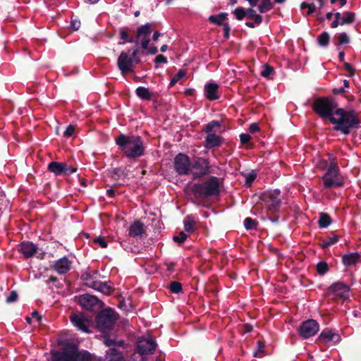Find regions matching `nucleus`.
Listing matches in <instances>:
<instances>
[{"label":"nucleus","instance_id":"nucleus-1","mask_svg":"<svg viewBox=\"0 0 361 361\" xmlns=\"http://www.w3.org/2000/svg\"><path fill=\"white\" fill-rule=\"evenodd\" d=\"M61 348L51 350V361H92L90 353L80 350L76 343L69 341L59 342Z\"/></svg>","mask_w":361,"mask_h":361},{"label":"nucleus","instance_id":"nucleus-2","mask_svg":"<svg viewBox=\"0 0 361 361\" xmlns=\"http://www.w3.org/2000/svg\"><path fill=\"white\" fill-rule=\"evenodd\" d=\"M331 123L334 125L333 129L335 131L341 132L345 135H349L353 130L360 127V119L356 111L343 108L336 109L334 118H331Z\"/></svg>","mask_w":361,"mask_h":361},{"label":"nucleus","instance_id":"nucleus-3","mask_svg":"<svg viewBox=\"0 0 361 361\" xmlns=\"http://www.w3.org/2000/svg\"><path fill=\"white\" fill-rule=\"evenodd\" d=\"M118 149L128 159H137L145 154V147L139 135H126L121 133L115 139Z\"/></svg>","mask_w":361,"mask_h":361},{"label":"nucleus","instance_id":"nucleus-4","mask_svg":"<svg viewBox=\"0 0 361 361\" xmlns=\"http://www.w3.org/2000/svg\"><path fill=\"white\" fill-rule=\"evenodd\" d=\"M221 180L216 176H209L202 183H194L190 190L196 199H207L219 196Z\"/></svg>","mask_w":361,"mask_h":361},{"label":"nucleus","instance_id":"nucleus-5","mask_svg":"<svg viewBox=\"0 0 361 361\" xmlns=\"http://www.w3.org/2000/svg\"><path fill=\"white\" fill-rule=\"evenodd\" d=\"M338 104L332 97H317L312 102L311 107L312 110L322 119L334 118Z\"/></svg>","mask_w":361,"mask_h":361},{"label":"nucleus","instance_id":"nucleus-6","mask_svg":"<svg viewBox=\"0 0 361 361\" xmlns=\"http://www.w3.org/2000/svg\"><path fill=\"white\" fill-rule=\"evenodd\" d=\"M118 314L111 307H106L98 311L95 317L96 327L103 334H111L114 330Z\"/></svg>","mask_w":361,"mask_h":361},{"label":"nucleus","instance_id":"nucleus-7","mask_svg":"<svg viewBox=\"0 0 361 361\" xmlns=\"http://www.w3.org/2000/svg\"><path fill=\"white\" fill-rule=\"evenodd\" d=\"M279 190H268L262 192L259 199L267 209V212L276 213L281 206Z\"/></svg>","mask_w":361,"mask_h":361},{"label":"nucleus","instance_id":"nucleus-8","mask_svg":"<svg viewBox=\"0 0 361 361\" xmlns=\"http://www.w3.org/2000/svg\"><path fill=\"white\" fill-rule=\"evenodd\" d=\"M324 187L331 188L333 187H342L343 178L339 173V168L336 163L331 162L325 174L322 178Z\"/></svg>","mask_w":361,"mask_h":361},{"label":"nucleus","instance_id":"nucleus-9","mask_svg":"<svg viewBox=\"0 0 361 361\" xmlns=\"http://www.w3.org/2000/svg\"><path fill=\"white\" fill-rule=\"evenodd\" d=\"M350 288L343 282H336L331 284L326 291V297L333 300L343 302L349 296Z\"/></svg>","mask_w":361,"mask_h":361},{"label":"nucleus","instance_id":"nucleus-10","mask_svg":"<svg viewBox=\"0 0 361 361\" xmlns=\"http://www.w3.org/2000/svg\"><path fill=\"white\" fill-rule=\"evenodd\" d=\"M210 163L207 159L195 157L191 161V175L193 180L200 179L211 173Z\"/></svg>","mask_w":361,"mask_h":361},{"label":"nucleus","instance_id":"nucleus-11","mask_svg":"<svg viewBox=\"0 0 361 361\" xmlns=\"http://www.w3.org/2000/svg\"><path fill=\"white\" fill-rule=\"evenodd\" d=\"M75 300L83 309L91 312H98L104 305L97 297L89 293L80 295L75 298Z\"/></svg>","mask_w":361,"mask_h":361},{"label":"nucleus","instance_id":"nucleus-12","mask_svg":"<svg viewBox=\"0 0 361 361\" xmlns=\"http://www.w3.org/2000/svg\"><path fill=\"white\" fill-rule=\"evenodd\" d=\"M173 169L179 176L191 174V161L190 157L183 153H178L173 159Z\"/></svg>","mask_w":361,"mask_h":361},{"label":"nucleus","instance_id":"nucleus-13","mask_svg":"<svg viewBox=\"0 0 361 361\" xmlns=\"http://www.w3.org/2000/svg\"><path fill=\"white\" fill-rule=\"evenodd\" d=\"M319 330V323L314 319H310L300 324L298 329V333L303 339H307L314 336Z\"/></svg>","mask_w":361,"mask_h":361},{"label":"nucleus","instance_id":"nucleus-14","mask_svg":"<svg viewBox=\"0 0 361 361\" xmlns=\"http://www.w3.org/2000/svg\"><path fill=\"white\" fill-rule=\"evenodd\" d=\"M137 63L130 56L128 52L122 51L117 60V66L123 75L133 73Z\"/></svg>","mask_w":361,"mask_h":361},{"label":"nucleus","instance_id":"nucleus-15","mask_svg":"<svg viewBox=\"0 0 361 361\" xmlns=\"http://www.w3.org/2000/svg\"><path fill=\"white\" fill-rule=\"evenodd\" d=\"M71 323L75 326L78 330L85 333H90L89 329L92 324V318L85 315L83 313H73L70 316Z\"/></svg>","mask_w":361,"mask_h":361},{"label":"nucleus","instance_id":"nucleus-16","mask_svg":"<svg viewBox=\"0 0 361 361\" xmlns=\"http://www.w3.org/2000/svg\"><path fill=\"white\" fill-rule=\"evenodd\" d=\"M157 347L156 342L152 338H140L137 345V352L142 355L153 354Z\"/></svg>","mask_w":361,"mask_h":361},{"label":"nucleus","instance_id":"nucleus-17","mask_svg":"<svg viewBox=\"0 0 361 361\" xmlns=\"http://www.w3.org/2000/svg\"><path fill=\"white\" fill-rule=\"evenodd\" d=\"M341 341V336L333 329L326 328L319 335L317 342L327 343L333 342L334 344L338 343Z\"/></svg>","mask_w":361,"mask_h":361},{"label":"nucleus","instance_id":"nucleus-18","mask_svg":"<svg viewBox=\"0 0 361 361\" xmlns=\"http://www.w3.org/2000/svg\"><path fill=\"white\" fill-rule=\"evenodd\" d=\"M71 264L72 262L67 257H63L55 261L51 267L59 274H66L71 270Z\"/></svg>","mask_w":361,"mask_h":361},{"label":"nucleus","instance_id":"nucleus-19","mask_svg":"<svg viewBox=\"0 0 361 361\" xmlns=\"http://www.w3.org/2000/svg\"><path fill=\"white\" fill-rule=\"evenodd\" d=\"M37 247L30 241H23L18 246V250L26 258H30L34 256L37 252Z\"/></svg>","mask_w":361,"mask_h":361},{"label":"nucleus","instance_id":"nucleus-20","mask_svg":"<svg viewBox=\"0 0 361 361\" xmlns=\"http://www.w3.org/2000/svg\"><path fill=\"white\" fill-rule=\"evenodd\" d=\"M224 141V137L214 134L207 135L204 138V147L207 149H212L220 147Z\"/></svg>","mask_w":361,"mask_h":361},{"label":"nucleus","instance_id":"nucleus-21","mask_svg":"<svg viewBox=\"0 0 361 361\" xmlns=\"http://www.w3.org/2000/svg\"><path fill=\"white\" fill-rule=\"evenodd\" d=\"M233 15L238 20H242L245 17L252 19L256 15V11L252 8L245 9L243 7H238L233 11Z\"/></svg>","mask_w":361,"mask_h":361},{"label":"nucleus","instance_id":"nucleus-22","mask_svg":"<svg viewBox=\"0 0 361 361\" xmlns=\"http://www.w3.org/2000/svg\"><path fill=\"white\" fill-rule=\"evenodd\" d=\"M152 25L150 23H147L137 28V32L135 35L136 46L139 45V41L140 39L149 38V35L152 32Z\"/></svg>","mask_w":361,"mask_h":361},{"label":"nucleus","instance_id":"nucleus-23","mask_svg":"<svg viewBox=\"0 0 361 361\" xmlns=\"http://www.w3.org/2000/svg\"><path fill=\"white\" fill-rule=\"evenodd\" d=\"M97 275L98 272L96 271H86L82 274L81 279L85 286L94 289L97 287L98 283V281H97Z\"/></svg>","mask_w":361,"mask_h":361},{"label":"nucleus","instance_id":"nucleus-24","mask_svg":"<svg viewBox=\"0 0 361 361\" xmlns=\"http://www.w3.org/2000/svg\"><path fill=\"white\" fill-rule=\"evenodd\" d=\"M145 231L144 224L140 221H135L128 228V235L133 238L142 237Z\"/></svg>","mask_w":361,"mask_h":361},{"label":"nucleus","instance_id":"nucleus-25","mask_svg":"<svg viewBox=\"0 0 361 361\" xmlns=\"http://www.w3.org/2000/svg\"><path fill=\"white\" fill-rule=\"evenodd\" d=\"M219 85L214 82H209L204 86V95L210 101L216 100L219 98L217 94Z\"/></svg>","mask_w":361,"mask_h":361},{"label":"nucleus","instance_id":"nucleus-26","mask_svg":"<svg viewBox=\"0 0 361 361\" xmlns=\"http://www.w3.org/2000/svg\"><path fill=\"white\" fill-rule=\"evenodd\" d=\"M333 42L338 51H340L341 47L348 44L350 42V37L345 32L336 34L333 38Z\"/></svg>","mask_w":361,"mask_h":361},{"label":"nucleus","instance_id":"nucleus-27","mask_svg":"<svg viewBox=\"0 0 361 361\" xmlns=\"http://www.w3.org/2000/svg\"><path fill=\"white\" fill-rule=\"evenodd\" d=\"M66 162L51 161L47 166V170L55 176H62L66 169Z\"/></svg>","mask_w":361,"mask_h":361},{"label":"nucleus","instance_id":"nucleus-28","mask_svg":"<svg viewBox=\"0 0 361 361\" xmlns=\"http://www.w3.org/2000/svg\"><path fill=\"white\" fill-rule=\"evenodd\" d=\"M361 259V255L358 252H353L343 255L342 262L346 267L355 265Z\"/></svg>","mask_w":361,"mask_h":361},{"label":"nucleus","instance_id":"nucleus-29","mask_svg":"<svg viewBox=\"0 0 361 361\" xmlns=\"http://www.w3.org/2000/svg\"><path fill=\"white\" fill-rule=\"evenodd\" d=\"M130 29L128 27H123L120 29L119 35L121 39L123 41L119 42V44H125L126 43H135L136 45L135 37L130 36Z\"/></svg>","mask_w":361,"mask_h":361},{"label":"nucleus","instance_id":"nucleus-30","mask_svg":"<svg viewBox=\"0 0 361 361\" xmlns=\"http://www.w3.org/2000/svg\"><path fill=\"white\" fill-rule=\"evenodd\" d=\"M106 356L108 361H126L121 352L118 351L114 347L110 348L106 350Z\"/></svg>","mask_w":361,"mask_h":361},{"label":"nucleus","instance_id":"nucleus-31","mask_svg":"<svg viewBox=\"0 0 361 361\" xmlns=\"http://www.w3.org/2000/svg\"><path fill=\"white\" fill-rule=\"evenodd\" d=\"M221 123L220 121L213 120L204 126L202 132L207 133V135L214 134L217 130L221 128Z\"/></svg>","mask_w":361,"mask_h":361},{"label":"nucleus","instance_id":"nucleus-32","mask_svg":"<svg viewBox=\"0 0 361 361\" xmlns=\"http://www.w3.org/2000/svg\"><path fill=\"white\" fill-rule=\"evenodd\" d=\"M94 290H98L106 295H110L114 291V288L111 286L110 281H98L97 286Z\"/></svg>","mask_w":361,"mask_h":361},{"label":"nucleus","instance_id":"nucleus-33","mask_svg":"<svg viewBox=\"0 0 361 361\" xmlns=\"http://www.w3.org/2000/svg\"><path fill=\"white\" fill-rule=\"evenodd\" d=\"M135 94L142 100L149 101L152 97V93L149 91V88L145 87L140 86L136 88Z\"/></svg>","mask_w":361,"mask_h":361},{"label":"nucleus","instance_id":"nucleus-34","mask_svg":"<svg viewBox=\"0 0 361 361\" xmlns=\"http://www.w3.org/2000/svg\"><path fill=\"white\" fill-rule=\"evenodd\" d=\"M228 17V13L223 12L220 13L217 16H210L209 17V21L212 23L216 24L219 26H223L224 23H223L224 20H226Z\"/></svg>","mask_w":361,"mask_h":361},{"label":"nucleus","instance_id":"nucleus-35","mask_svg":"<svg viewBox=\"0 0 361 361\" xmlns=\"http://www.w3.org/2000/svg\"><path fill=\"white\" fill-rule=\"evenodd\" d=\"M355 20V13L353 12L345 11L343 13L340 22L341 25H350Z\"/></svg>","mask_w":361,"mask_h":361},{"label":"nucleus","instance_id":"nucleus-36","mask_svg":"<svg viewBox=\"0 0 361 361\" xmlns=\"http://www.w3.org/2000/svg\"><path fill=\"white\" fill-rule=\"evenodd\" d=\"M196 222L191 216H187L184 220V229L188 233H193L195 231Z\"/></svg>","mask_w":361,"mask_h":361},{"label":"nucleus","instance_id":"nucleus-37","mask_svg":"<svg viewBox=\"0 0 361 361\" xmlns=\"http://www.w3.org/2000/svg\"><path fill=\"white\" fill-rule=\"evenodd\" d=\"M331 222V216L328 214L324 212L320 214L318 221L319 227L320 228H327Z\"/></svg>","mask_w":361,"mask_h":361},{"label":"nucleus","instance_id":"nucleus-38","mask_svg":"<svg viewBox=\"0 0 361 361\" xmlns=\"http://www.w3.org/2000/svg\"><path fill=\"white\" fill-rule=\"evenodd\" d=\"M317 40L319 46L326 47L329 44L330 35L327 32H323L317 37Z\"/></svg>","mask_w":361,"mask_h":361},{"label":"nucleus","instance_id":"nucleus-39","mask_svg":"<svg viewBox=\"0 0 361 361\" xmlns=\"http://www.w3.org/2000/svg\"><path fill=\"white\" fill-rule=\"evenodd\" d=\"M274 7V4L271 0H262V3L258 6V10L260 13H264L270 10Z\"/></svg>","mask_w":361,"mask_h":361},{"label":"nucleus","instance_id":"nucleus-40","mask_svg":"<svg viewBox=\"0 0 361 361\" xmlns=\"http://www.w3.org/2000/svg\"><path fill=\"white\" fill-rule=\"evenodd\" d=\"M241 175L245 179V185L247 187H250L257 178V173L254 170L248 173H241Z\"/></svg>","mask_w":361,"mask_h":361},{"label":"nucleus","instance_id":"nucleus-41","mask_svg":"<svg viewBox=\"0 0 361 361\" xmlns=\"http://www.w3.org/2000/svg\"><path fill=\"white\" fill-rule=\"evenodd\" d=\"M316 269L319 275L324 276L329 271V267L326 262L320 261L319 262L317 263L316 266Z\"/></svg>","mask_w":361,"mask_h":361},{"label":"nucleus","instance_id":"nucleus-42","mask_svg":"<svg viewBox=\"0 0 361 361\" xmlns=\"http://www.w3.org/2000/svg\"><path fill=\"white\" fill-rule=\"evenodd\" d=\"M259 223L257 220L247 217L244 220V226L246 230H257Z\"/></svg>","mask_w":361,"mask_h":361},{"label":"nucleus","instance_id":"nucleus-43","mask_svg":"<svg viewBox=\"0 0 361 361\" xmlns=\"http://www.w3.org/2000/svg\"><path fill=\"white\" fill-rule=\"evenodd\" d=\"M264 341L262 340H258L257 341V350L254 351L253 356L255 357H261L264 351Z\"/></svg>","mask_w":361,"mask_h":361},{"label":"nucleus","instance_id":"nucleus-44","mask_svg":"<svg viewBox=\"0 0 361 361\" xmlns=\"http://www.w3.org/2000/svg\"><path fill=\"white\" fill-rule=\"evenodd\" d=\"M169 288L173 293H179L183 290L182 284L178 281H171L169 286Z\"/></svg>","mask_w":361,"mask_h":361},{"label":"nucleus","instance_id":"nucleus-45","mask_svg":"<svg viewBox=\"0 0 361 361\" xmlns=\"http://www.w3.org/2000/svg\"><path fill=\"white\" fill-rule=\"evenodd\" d=\"M338 235H334L333 237H330L328 238L326 241H323V243H320L319 245L322 249H326L329 246L335 244L338 240Z\"/></svg>","mask_w":361,"mask_h":361},{"label":"nucleus","instance_id":"nucleus-46","mask_svg":"<svg viewBox=\"0 0 361 361\" xmlns=\"http://www.w3.org/2000/svg\"><path fill=\"white\" fill-rule=\"evenodd\" d=\"M274 73V69L272 66L266 63L264 65L263 69L261 71V75L264 78H269L271 75Z\"/></svg>","mask_w":361,"mask_h":361},{"label":"nucleus","instance_id":"nucleus-47","mask_svg":"<svg viewBox=\"0 0 361 361\" xmlns=\"http://www.w3.org/2000/svg\"><path fill=\"white\" fill-rule=\"evenodd\" d=\"M185 75V72L180 69L178 71V72L171 78L169 86L173 87L182 78H183Z\"/></svg>","mask_w":361,"mask_h":361},{"label":"nucleus","instance_id":"nucleus-48","mask_svg":"<svg viewBox=\"0 0 361 361\" xmlns=\"http://www.w3.org/2000/svg\"><path fill=\"white\" fill-rule=\"evenodd\" d=\"M127 173L125 172V170L117 167L112 169L111 177L114 179H118L122 176H126Z\"/></svg>","mask_w":361,"mask_h":361},{"label":"nucleus","instance_id":"nucleus-49","mask_svg":"<svg viewBox=\"0 0 361 361\" xmlns=\"http://www.w3.org/2000/svg\"><path fill=\"white\" fill-rule=\"evenodd\" d=\"M187 238L188 235L183 231L180 232L178 235L173 237V240L179 244L184 243Z\"/></svg>","mask_w":361,"mask_h":361},{"label":"nucleus","instance_id":"nucleus-50","mask_svg":"<svg viewBox=\"0 0 361 361\" xmlns=\"http://www.w3.org/2000/svg\"><path fill=\"white\" fill-rule=\"evenodd\" d=\"M18 294L16 290H11L10 295L6 298V302L7 303H13L17 301Z\"/></svg>","mask_w":361,"mask_h":361},{"label":"nucleus","instance_id":"nucleus-51","mask_svg":"<svg viewBox=\"0 0 361 361\" xmlns=\"http://www.w3.org/2000/svg\"><path fill=\"white\" fill-rule=\"evenodd\" d=\"M109 335H110V334H104L103 343L106 346H108V347L114 345V343H116V340L111 339L110 338Z\"/></svg>","mask_w":361,"mask_h":361},{"label":"nucleus","instance_id":"nucleus-52","mask_svg":"<svg viewBox=\"0 0 361 361\" xmlns=\"http://www.w3.org/2000/svg\"><path fill=\"white\" fill-rule=\"evenodd\" d=\"M139 45L136 46L135 48L133 50V52L130 55H129L137 63H140L141 60L139 57H137V54H139Z\"/></svg>","mask_w":361,"mask_h":361},{"label":"nucleus","instance_id":"nucleus-53","mask_svg":"<svg viewBox=\"0 0 361 361\" xmlns=\"http://www.w3.org/2000/svg\"><path fill=\"white\" fill-rule=\"evenodd\" d=\"M343 66H344V68L345 70L348 72L349 73V76L350 77H353L355 75V69L353 68V67L351 66V64H350L349 63H347V62H344L343 63Z\"/></svg>","mask_w":361,"mask_h":361},{"label":"nucleus","instance_id":"nucleus-54","mask_svg":"<svg viewBox=\"0 0 361 361\" xmlns=\"http://www.w3.org/2000/svg\"><path fill=\"white\" fill-rule=\"evenodd\" d=\"M251 139L252 137L247 133H241L240 135V140L243 145L248 144Z\"/></svg>","mask_w":361,"mask_h":361},{"label":"nucleus","instance_id":"nucleus-55","mask_svg":"<svg viewBox=\"0 0 361 361\" xmlns=\"http://www.w3.org/2000/svg\"><path fill=\"white\" fill-rule=\"evenodd\" d=\"M267 216L268 219L270 220L272 223L275 224H278L279 223V216L276 215V213L267 212Z\"/></svg>","mask_w":361,"mask_h":361},{"label":"nucleus","instance_id":"nucleus-56","mask_svg":"<svg viewBox=\"0 0 361 361\" xmlns=\"http://www.w3.org/2000/svg\"><path fill=\"white\" fill-rule=\"evenodd\" d=\"M93 242L94 243L99 244L102 248H106L107 247V243L105 240V239L102 237L99 236L95 238L93 240Z\"/></svg>","mask_w":361,"mask_h":361},{"label":"nucleus","instance_id":"nucleus-57","mask_svg":"<svg viewBox=\"0 0 361 361\" xmlns=\"http://www.w3.org/2000/svg\"><path fill=\"white\" fill-rule=\"evenodd\" d=\"M65 168L66 169H64L63 176H69L73 173H75L78 170L77 167L68 166L66 163Z\"/></svg>","mask_w":361,"mask_h":361},{"label":"nucleus","instance_id":"nucleus-58","mask_svg":"<svg viewBox=\"0 0 361 361\" xmlns=\"http://www.w3.org/2000/svg\"><path fill=\"white\" fill-rule=\"evenodd\" d=\"M154 62L157 64L156 68H158L157 64L159 63H167V59L165 56L162 54H159L156 56L154 59Z\"/></svg>","mask_w":361,"mask_h":361},{"label":"nucleus","instance_id":"nucleus-59","mask_svg":"<svg viewBox=\"0 0 361 361\" xmlns=\"http://www.w3.org/2000/svg\"><path fill=\"white\" fill-rule=\"evenodd\" d=\"M75 131V128L72 125H69L66 130L63 133V137H69L73 135V133Z\"/></svg>","mask_w":361,"mask_h":361},{"label":"nucleus","instance_id":"nucleus-60","mask_svg":"<svg viewBox=\"0 0 361 361\" xmlns=\"http://www.w3.org/2000/svg\"><path fill=\"white\" fill-rule=\"evenodd\" d=\"M224 37L226 39H228L230 37L231 27L228 23H224L223 25Z\"/></svg>","mask_w":361,"mask_h":361},{"label":"nucleus","instance_id":"nucleus-61","mask_svg":"<svg viewBox=\"0 0 361 361\" xmlns=\"http://www.w3.org/2000/svg\"><path fill=\"white\" fill-rule=\"evenodd\" d=\"M149 42H150L149 38L140 39L139 41V45H140L142 49H147Z\"/></svg>","mask_w":361,"mask_h":361},{"label":"nucleus","instance_id":"nucleus-62","mask_svg":"<svg viewBox=\"0 0 361 361\" xmlns=\"http://www.w3.org/2000/svg\"><path fill=\"white\" fill-rule=\"evenodd\" d=\"M259 126L257 123H252L250 125L249 127V132L250 133H255L258 131H259Z\"/></svg>","mask_w":361,"mask_h":361},{"label":"nucleus","instance_id":"nucleus-63","mask_svg":"<svg viewBox=\"0 0 361 361\" xmlns=\"http://www.w3.org/2000/svg\"><path fill=\"white\" fill-rule=\"evenodd\" d=\"M71 26L74 30H78L80 26V21L78 19H71Z\"/></svg>","mask_w":361,"mask_h":361},{"label":"nucleus","instance_id":"nucleus-64","mask_svg":"<svg viewBox=\"0 0 361 361\" xmlns=\"http://www.w3.org/2000/svg\"><path fill=\"white\" fill-rule=\"evenodd\" d=\"M345 92H346V90L343 87H341L339 88H334L332 90V93L335 95L340 94H344Z\"/></svg>","mask_w":361,"mask_h":361}]
</instances>
